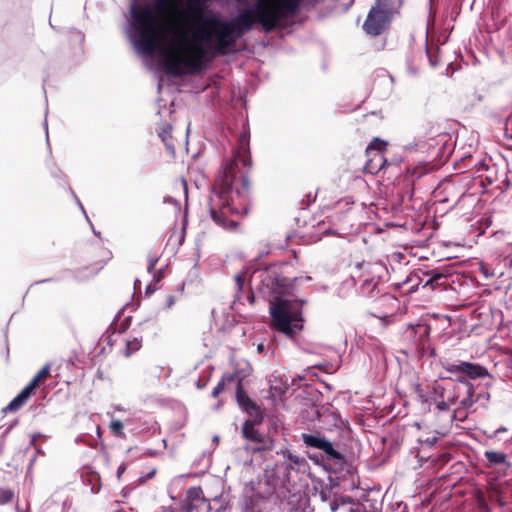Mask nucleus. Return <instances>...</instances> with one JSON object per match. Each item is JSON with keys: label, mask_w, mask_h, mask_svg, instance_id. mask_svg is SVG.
I'll use <instances>...</instances> for the list:
<instances>
[{"label": "nucleus", "mask_w": 512, "mask_h": 512, "mask_svg": "<svg viewBox=\"0 0 512 512\" xmlns=\"http://www.w3.org/2000/svg\"><path fill=\"white\" fill-rule=\"evenodd\" d=\"M247 164L245 159H239L238 154L231 161L222 164L214 184V194L221 202V215L223 216L226 215L227 211L239 212L235 205L242 206L245 204L250 182L240 166H246Z\"/></svg>", "instance_id": "f257e3e1"}, {"label": "nucleus", "mask_w": 512, "mask_h": 512, "mask_svg": "<svg viewBox=\"0 0 512 512\" xmlns=\"http://www.w3.org/2000/svg\"><path fill=\"white\" fill-rule=\"evenodd\" d=\"M303 301L275 297L270 302L272 325L281 333L293 337L303 328Z\"/></svg>", "instance_id": "f03ea898"}, {"label": "nucleus", "mask_w": 512, "mask_h": 512, "mask_svg": "<svg viewBox=\"0 0 512 512\" xmlns=\"http://www.w3.org/2000/svg\"><path fill=\"white\" fill-rule=\"evenodd\" d=\"M276 457L275 463L272 466L267 465L264 470L265 483L271 489L269 493L285 488L291 481V472H299L307 465L305 458L293 454L288 449L277 450Z\"/></svg>", "instance_id": "7ed1b4c3"}, {"label": "nucleus", "mask_w": 512, "mask_h": 512, "mask_svg": "<svg viewBox=\"0 0 512 512\" xmlns=\"http://www.w3.org/2000/svg\"><path fill=\"white\" fill-rule=\"evenodd\" d=\"M434 392L441 398L448 393V400L454 405L458 404V408L469 409L477 403L476 387L465 377L456 378V383L452 387H443L439 384L434 386Z\"/></svg>", "instance_id": "20e7f679"}, {"label": "nucleus", "mask_w": 512, "mask_h": 512, "mask_svg": "<svg viewBox=\"0 0 512 512\" xmlns=\"http://www.w3.org/2000/svg\"><path fill=\"white\" fill-rule=\"evenodd\" d=\"M445 370L457 378L459 376L468 379H488L483 385L485 388H489L493 382V376L489 373L488 369L478 363H472L467 361H455L448 363L445 366Z\"/></svg>", "instance_id": "39448f33"}, {"label": "nucleus", "mask_w": 512, "mask_h": 512, "mask_svg": "<svg viewBox=\"0 0 512 512\" xmlns=\"http://www.w3.org/2000/svg\"><path fill=\"white\" fill-rule=\"evenodd\" d=\"M391 13L388 5L383 0H376L363 24V29L369 35L377 36L381 34L388 26Z\"/></svg>", "instance_id": "423d86ee"}, {"label": "nucleus", "mask_w": 512, "mask_h": 512, "mask_svg": "<svg viewBox=\"0 0 512 512\" xmlns=\"http://www.w3.org/2000/svg\"><path fill=\"white\" fill-rule=\"evenodd\" d=\"M242 435L246 440L258 444L251 448L254 453H264L275 449L274 440L262 434L249 420L245 421L242 426Z\"/></svg>", "instance_id": "0eeeda50"}, {"label": "nucleus", "mask_w": 512, "mask_h": 512, "mask_svg": "<svg viewBox=\"0 0 512 512\" xmlns=\"http://www.w3.org/2000/svg\"><path fill=\"white\" fill-rule=\"evenodd\" d=\"M484 456L490 466H505L506 468L511 467V463L508 460L507 454L494 450H486Z\"/></svg>", "instance_id": "6e6552de"}, {"label": "nucleus", "mask_w": 512, "mask_h": 512, "mask_svg": "<svg viewBox=\"0 0 512 512\" xmlns=\"http://www.w3.org/2000/svg\"><path fill=\"white\" fill-rule=\"evenodd\" d=\"M326 444L327 445L321 449V451L324 452L326 456V460L330 464L342 466L344 461V456L342 453L334 448V445L331 441L327 440Z\"/></svg>", "instance_id": "1a4fd4ad"}, {"label": "nucleus", "mask_w": 512, "mask_h": 512, "mask_svg": "<svg viewBox=\"0 0 512 512\" xmlns=\"http://www.w3.org/2000/svg\"><path fill=\"white\" fill-rule=\"evenodd\" d=\"M186 236V226H174L169 236L167 245L172 249H178L184 242Z\"/></svg>", "instance_id": "9d476101"}, {"label": "nucleus", "mask_w": 512, "mask_h": 512, "mask_svg": "<svg viewBox=\"0 0 512 512\" xmlns=\"http://www.w3.org/2000/svg\"><path fill=\"white\" fill-rule=\"evenodd\" d=\"M236 400L240 407L246 411L256 409V404L249 398L247 393L241 387V380H238L236 390Z\"/></svg>", "instance_id": "9b49d317"}, {"label": "nucleus", "mask_w": 512, "mask_h": 512, "mask_svg": "<svg viewBox=\"0 0 512 512\" xmlns=\"http://www.w3.org/2000/svg\"><path fill=\"white\" fill-rule=\"evenodd\" d=\"M30 393L28 390H25L24 388L18 393V395L12 399V401L3 409L4 412H15L19 410L23 404L28 400L30 397Z\"/></svg>", "instance_id": "f8f14e48"}, {"label": "nucleus", "mask_w": 512, "mask_h": 512, "mask_svg": "<svg viewBox=\"0 0 512 512\" xmlns=\"http://www.w3.org/2000/svg\"><path fill=\"white\" fill-rule=\"evenodd\" d=\"M303 443L309 447V448H315L318 450H321L323 447H325L326 442L328 439L325 437H322L320 435H314V434H306L303 433L302 436Z\"/></svg>", "instance_id": "ddd939ff"}, {"label": "nucleus", "mask_w": 512, "mask_h": 512, "mask_svg": "<svg viewBox=\"0 0 512 512\" xmlns=\"http://www.w3.org/2000/svg\"><path fill=\"white\" fill-rule=\"evenodd\" d=\"M379 279L376 277L365 278L361 284L360 291L363 295L374 297L378 293Z\"/></svg>", "instance_id": "4468645a"}, {"label": "nucleus", "mask_w": 512, "mask_h": 512, "mask_svg": "<svg viewBox=\"0 0 512 512\" xmlns=\"http://www.w3.org/2000/svg\"><path fill=\"white\" fill-rule=\"evenodd\" d=\"M103 266H104L103 263H100V264L97 263L95 265L85 267L83 269H79L76 272L75 277L80 281L89 279L90 277L95 276L103 268Z\"/></svg>", "instance_id": "2eb2a0df"}, {"label": "nucleus", "mask_w": 512, "mask_h": 512, "mask_svg": "<svg viewBox=\"0 0 512 512\" xmlns=\"http://www.w3.org/2000/svg\"><path fill=\"white\" fill-rule=\"evenodd\" d=\"M386 145H387V143L385 141H383L379 138H375L367 147L366 152H367V154H370L372 151H377L378 154L376 156H378L379 161L382 162L383 157L380 153L386 148ZM381 167H382V163H380L378 169H380Z\"/></svg>", "instance_id": "dca6fc26"}, {"label": "nucleus", "mask_w": 512, "mask_h": 512, "mask_svg": "<svg viewBox=\"0 0 512 512\" xmlns=\"http://www.w3.org/2000/svg\"><path fill=\"white\" fill-rule=\"evenodd\" d=\"M427 276H429V278L423 284V288L430 286L431 290H434L435 285H439L440 280L445 277V275L439 271L427 272Z\"/></svg>", "instance_id": "f3484780"}, {"label": "nucleus", "mask_w": 512, "mask_h": 512, "mask_svg": "<svg viewBox=\"0 0 512 512\" xmlns=\"http://www.w3.org/2000/svg\"><path fill=\"white\" fill-rule=\"evenodd\" d=\"M142 337H134L126 341L125 355L128 357L141 348Z\"/></svg>", "instance_id": "a211bd4d"}, {"label": "nucleus", "mask_w": 512, "mask_h": 512, "mask_svg": "<svg viewBox=\"0 0 512 512\" xmlns=\"http://www.w3.org/2000/svg\"><path fill=\"white\" fill-rule=\"evenodd\" d=\"M491 238L495 241H503L508 245H512V235L511 232H506L505 230L495 231Z\"/></svg>", "instance_id": "6ab92c4d"}, {"label": "nucleus", "mask_w": 512, "mask_h": 512, "mask_svg": "<svg viewBox=\"0 0 512 512\" xmlns=\"http://www.w3.org/2000/svg\"><path fill=\"white\" fill-rule=\"evenodd\" d=\"M170 132H171V126H166L163 128L162 132L160 133V137L162 138L163 142L165 143L167 149L171 152H175V146L172 141H170Z\"/></svg>", "instance_id": "aec40b11"}, {"label": "nucleus", "mask_w": 512, "mask_h": 512, "mask_svg": "<svg viewBox=\"0 0 512 512\" xmlns=\"http://www.w3.org/2000/svg\"><path fill=\"white\" fill-rule=\"evenodd\" d=\"M109 428L112 431L113 434H115L117 437H125V434L123 432L124 424L121 420L118 419H112Z\"/></svg>", "instance_id": "412c9836"}, {"label": "nucleus", "mask_w": 512, "mask_h": 512, "mask_svg": "<svg viewBox=\"0 0 512 512\" xmlns=\"http://www.w3.org/2000/svg\"><path fill=\"white\" fill-rule=\"evenodd\" d=\"M414 332L416 335H419V338L421 340H424L430 334V327L426 324L419 323L414 327Z\"/></svg>", "instance_id": "4be33fe9"}, {"label": "nucleus", "mask_w": 512, "mask_h": 512, "mask_svg": "<svg viewBox=\"0 0 512 512\" xmlns=\"http://www.w3.org/2000/svg\"><path fill=\"white\" fill-rule=\"evenodd\" d=\"M233 380L234 379V376L233 375H228V376H225L223 377L219 382L218 384L213 388L212 390V397L216 398L218 397V395L224 390V386H225V380Z\"/></svg>", "instance_id": "5701e85b"}, {"label": "nucleus", "mask_w": 512, "mask_h": 512, "mask_svg": "<svg viewBox=\"0 0 512 512\" xmlns=\"http://www.w3.org/2000/svg\"><path fill=\"white\" fill-rule=\"evenodd\" d=\"M13 497H14L13 491H11L9 489H2L0 491V505H5V504L9 503L10 501H12Z\"/></svg>", "instance_id": "b1692460"}, {"label": "nucleus", "mask_w": 512, "mask_h": 512, "mask_svg": "<svg viewBox=\"0 0 512 512\" xmlns=\"http://www.w3.org/2000/svg\"><path fill=\"white\" fill-rule=\"evenodd\" d=\"M50 367L51 365L49 363L45 364L41 370L34 376L38 381L43 380L46 378L50 373Z\"/></svg>", "instance_id": "393cba45"}, {"label": "nucleus", "mask_w": 512, "mask_h": 512, "mask_svg": "<svg viewBox=\"0 0 512 512\" xmlns=\"http://www.w3.org/2000/svg\"><path fill=\"white\" fill-rule=\"evenodd\" d=\"M158 261H159V256H157V255H149L148 256V267H147L148 273L152 274V272L155 270V266Z\"/></svg>", "instance_id": "a878e982"}, {"label": "nucleus", "mask_w": 512, "mask_h": 512, "mask_svg": "<svg viewBox=\"0 0 512 512\" xmlns=\"http://www.w3.org/2000/svg\"><path fill=\"white\" fill-rule=\"evenodd\" d=\"M450 404H452L449 400H448V394L445 395V397L443 398L442 401H439L437 403V409L440 410V411H447L449 410V406Z\"/></svg>", "instance_id": "bb28decb"}, {"label": "nucleus", "mask_w": 512, "mask_h": 512, "mask_svg": "<svg viewBox=\"0 0 512 512\" xmlns=\"http://www.w3.org/2000/svg\"><path fill=\"white\" fill-rule=\"evenodd\" d=\"M477 402H482L485 405L490 400L489 392H476Z\"/></svg>", "instance_id": "cd10ccee"}, {"label": "nucleus", "mask_w": 512, "mask_h": 512, "mask_svg": "<svg viewBox=\"0 0 512 512\" xmlns=\"http://www.w3.org/2000/svg\"><path fill=\"white\" fill-rule=\"evenodd\" d=\"M477 502H478V507L481 512H490V508L482 496L478 497Z\"/></svg>", "instance_id": "c85d7f7f"}, {"label": "nucleus", "mask_w": 512, "mask_h": 512, "mask_svg": "<svg viewBox=\"0 0 512 512\" xmlns=\"http://www.w3.org/2000/svg\"><path fill=\"white\" fill-rule=\"evenodd\" d=\"M40 381H38L36 378H32V380L24 387L25 390H28L30 394L34 391V389L38 386Z\"/></svg>", "instance_id": "c756f323"}, {"label": "nucleus", "mask_w": 512, "mask_h": 512, "mask_svg": "<svg viewBox=\"0 0 512 512\" xmlns=\"http://www.w3.org/2000/svg\"><path fill=\"white\" fill-rule=\"evenodd\" d=\"M164 203L165 204H171L173 206V209L175 212H179L180 211V207H179V204L178 202L172 198V197H165L164 198Z\"/></svg>", "instance_id": "7c9ffc66"}, {"label": "nucleus", "mask_w": 512, "mask_h": 512, "mask_svg": "<svg viewBox=\"0 0 512 512\" xmlns=\"http://www.w3.org/2000/svg\"><path fill=\"white\" fill-rule=\"evenodd\" d=\"M237 290H241L244 285V277L241 274H237L234 277Z\"/></svg>", "instance_id": "2f4dec72"}, {"label": "nucleus", "mask_w": 512, "mask_h": 512, "mask_svg": "<svg viewBox=\"0 0 512 512\" xmlns=\"http://www.w3.org/2000/svg\"><path fill=\"white\" fill-rule=\"evenodd\" d=\"M175 302H176L175 296L167 295L166 303H165V308L166 309H171L174 306Z\"/></svg>", "instance_id": "473e14b6"}, {"label": "nucleus", "mask_w": 512, "mask_h": 512, "mask_svg": "<svg viewBox=\"0 0 512 512\" xmlns=\"http://www.w3.org/2000/svg\"><path fill=\"white\" fill-rule=\"evenodd\" d=\"M153 280L156 281V282H159L163 277H164V269L161 268L157 271H153Z\"/></svg>", "instance_id": "72a5a7b5"}, {"label": "nucleus", "mask_w": 512, "mask_h": 512, "mask_svg": "<svg viewBox=\"0 0 512 512\" xmlns=\"http://www.w3.org/2000/svg\"><path fill=\"white\" fill-rule=\"evenodd\" d=\"M506 431H507L506 427L501 426V427H499L498 429H496V430L493 432V434H491V435L489 436V438H490V439H492V438L496 437L498 434H500V433H502V432H506Z\"/></svg>", "instance_id": "f704fd0d"}, {"label": "nucleus", "mask_w": 512, "mask_h": 512, "mask_svg": "<svg viewBox=\"0 0 512 512\" xmlns=\"http://www.w3.org/2000/svg\"><path fill=\"white\" fill-rule=\"evenodd\" d=\"M439 437L437 435H433L432 437H428L426 439V442L430 445V446H433L434 444L437 443Z\"/></svg>", "instance_id": "c9c22d12"}, {"label": "nucleus", "mask_w": 512, "mask_h": 512, "mask_svg": "<svg viewBox=\"0 0 512 512\" xmlns=\"http://www.w3.org/2000/svg\"><path fill=\"white\" fill-rule=\"evenodd\" d=\"M330 234H337V235H339V236H340V232L335 231V230H332L331 228H327V229H325V230L322 232V235H323V236H328V235H330Z\"/></svg>", "instance_id": "e433bc0d"}, {"label": "nucleus", "mask_w": 512, "mask_h": 512, "mask_svg": "<svg viewBox=\"0 0 512 512\" xmlns=\"http://www.w3.org/2000/svg\"><path fill=\"white\" fill-rule=\"evenodd\" d=\"M333 419H334V424L333 425L335 427H339L340 423H342V420H341L340 416L337 415V414H333Z\"/></svg>", "instance_id": "4c0bfd02"}, {"label": "nucleus", "mask_w": 512, "mask_h": 512, "mask_svg": "<svg viewBox=\"0 0 512 512\" xmlns=\"http://www.w3.org/2000/svg\"><path fill=\"white\" fill-rule=\"evenodd\" d=\"M181 186H182V189H183V193H184L185 199L187 200L188 191H187V183H186L185 180H181Z\"/></svg>", "instance_id": "58836bf2"}, {"label": "nucleus", "mask_w": 512, "mask_h": 512, "mask_svg": "<svg viewBox=\"0 0 512 512\" xmlns=\"http://www.w3.org/2000/svg\"><path fill=\"white\" fill-rule=\"evenodd\" d=\"M212 219H213V221H215V222H220V221H222L221 217H220V216H219V215H218L214 210H212Z\"/></svg>", "instance_id": "ea45409f"}, {"label": "nucleus", "mask_w": 512, "mask_h": 512, "mask_svg": "<svg viewBox=\"0 0 512 512\" xmlns=\"http://www.w3.org/2000/svg\"><path fill=\"white\" fill-rule=\"evenodd\" d=\"M40 436H41L40 434H34V435L32 436V438H31L30 445H31V446H34V445H35V442H36V439H37L38 437H40Z\"/></svg>", "instance_id": "a19ab883"}, {"label": "nucleus", "mask_w": 512, "mask_h": 512, "mask_svg": "<svg viewBox=\"0 0 512 512\" xmlns=\"http://www.w3.org/2000/svg\"><path fill=\"white\" fill-rule=\"evenodd\" d=\"M125 471V466L122 464L118 467L117 469V474H118V477L121 476V474Z\"/></svg>", "instance_id": "79ce46f5"}, {"label": "nucleus", "mask_w": 512, "mask_h": 512, "mask_svg": "<svg viewBox=\"0 0 512 512\" xmlns=\"http://www.w3.org/2000/svg\"><path fill=\"white\" fill-rule=\"evenodd\" d=\"M264 349H265V347H264L263 343L258 344V346H257V352L258 353H260V354L263 353Z\"/></svg>", "instance_id": "37998d69"}, {"label": "nucleus", "mask_w": 512, "mask_h": 512, "mask_svg": "<svg viewBox=\"0 0 512 512\" xmlns=\"http://www.w3.org/2000/svg\"><path fill=\"white\" fill-rule=\"evenodd\" d=\"M490 498H491L492 500H496V501H498L500 504H502V503L500 502V500L498 499V497H497V493H496V492L491 493Z\"/></svg>", "instance_id": "c03bdc74"}, {"label": "nucleus", "mask_w": 512, "mask_h": 512, "mask_svg": "<svg viewBox=\"0 0 512 512\" xmlns=\"http://www.w3.org/2000/svg\"><path fill=\"white\" fill-rule=\"evenodd\" d=\"M114 409H115L116 411H119V412L125 411V408H124V407H122L121 405H115V406H114Z\"/></svg>", "instance_id": "a18cd8bd"}, {"label": "nucleus", "mask_w": 512, "mask_h": 512, "mask_svg": "<svg viewBox=\"0 0 512 512\" xmlns=\"http://www.w3.org/2000/svg\"><path fill=\"white\" fill-rule=\"evenodd\" d=\"M154 474H155V470H152L151 472H149V473L147 474L146 478H147V479H150V478H152V477L154 476Z\"/></svg>", "instance_id": "49530a36"}, {"label": "nucleus", "mask_w": 512, "mask_h": 512, "mask_svg": "<svg viewBox=\"0 0 512 512\" xmlns=\"http://www.w3.org/2000/svg\"><path fill=\"white\" fill-rule=\"evenodd\" d=\"M48 281H51V279H44V280H41V281H37L35 282L34 284H40V283H44V282H48Z\"/></svg>", "instance_id": "de8ad7c7"}, {"label": "nucleus", "mask_w": 512, "mask_h": 512, "mask_svg": "<svg viewBox=\"0 0 512 512\" xmlns=\"http://www.w3.org/2000/svg\"><path fill=\"white\" fill-rule=\"evenodd\" d=\"M91 228H92V231H93V233H94L95 235L100 236V232L96 231V230H95V228H94V226H91Z\"/></svg>", "instance_id": "09e8293b"}, {"label": "nucleus", "mask_w": 512, "mask_h": 512, "mask_svg": "<svg viewBox=\"0 0 512 512\" xmlns=\"http://www.w3.org/2000/svg\"><path fill=\"white\" fill-rule=\"evenodd\" d=\"M226 224H231V225H234V224H237V223H236V221H234V220H231V221H227V223H226Z\"/></svg>", "instance_id": "8fccbe9b"}, {"label": "nucleus", "mask_w": 512, "mask_h": 512, "mask_svg": "<svg viewBox=\"0 0 512 512\" xmlns=\"http://www.w3.org/2000/svg\"><path fill=\"white\" fill-rule=\"evenodd\" d=\"M365 265H366L365 263H359V264H357V268H362Z\"/></svg>", "instance_id": "3c124183"}, {"label": "nucleus", "mask_w": 512, "mask_h": 512, "mask_svg": "<svg viewBox=\"0 0 512 512\" xmlns=\"http://www.w3.org/2000/svg\"><path fill=\"white\" fill-rule=\"evenodd\" d=\"M213 441H214V442H218V441H219V437H218V436H214V437H213Z\"/></svg>", "instance_id": "603ef678"}, {"label": "nucleus", "mask_w": 512, "mask_h": 512, "mask_svg": "<svg viewBox=\"0 0 512 512\" xmlns=\"http://www.w3.org/2000/svg\"><path fill=\"white\" fill-rule=\"evenodd\" d=\"M97 434L100 436L101 435V429L100 427H97Z\"/></svg>", "instance_id": "864d4df0"}, {"label": "nucleus", "mask_w": 512, "mask_h": 512, "mask_svg": "<svg viewBox=\"0 0 512 512\" xmlns=\"http://www.w3.org/2000/svg\"><path fill=\"white\" fill-rule=\"evenodd\" d=\"M367 168H369L371 171L374 169L373 167H371V163L367 164Z\"/></svg>", "instance_id": "5fc2aeb1"}, {"label": "nucleus", "mask_w": 512, "mask_h": 512, "mask_svg": "<svg viewBox=\"0 0 512 512\" xmlns=\"http://www.w3.org/2000/svg\"><path fill=\"white\" fill-rule=\"evenodd\" d=\"M321 239V237H318L316 239H313L312 241L316 242V241H319Z\"/></svg>", "instance_id": "6e6d98bb"}, {"label": "nucleus", "mask_w": 512, "mask_h": 512, "mask_svg": "<svg viewBox=\"0 0 512 512\" xmlns=\"http://www.w3.org/2000/svg\"><path fill=\"white\" fill-rule=\"evenodd\" d=\"M17 512H21V511L17 508ZM22 512H29V511L27 510V511H22Z\"/></svg>", "instance_id": "4d7b16f0"}]
</instances>
